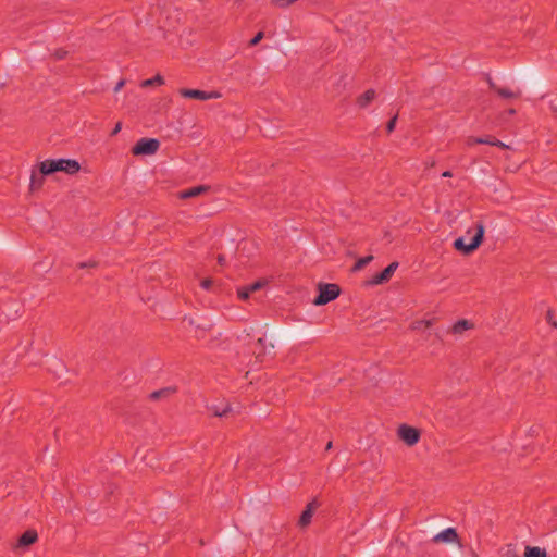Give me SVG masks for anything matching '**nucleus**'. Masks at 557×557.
Instances as JSON below:
<instances>
[{"label": "nucleus", "instance_id": "6e6552de", "mask_svg": "<svg viewBox=\"0 0 557 557\" xmlns=\"http://www.w3.org/2000/svg\"><path fill=\"white\" fill-rule=\"evenodd\" d=\"M487 84L488 87L503 99H517L521 96L520 90H512L509 87H500L496 85V83L491 77H487Z\"/></svg>", "mask_w": 557, "mask_h": 557}, {"label": "nucleus", "instance_id": "4468645a", "mask_svg": "<svg viewBox=\"0 0 557 557\" xmlns=\"http://www.w3.org/2000/svg\"><path fill=\"white\" fill-rule=\"evenodd\" d=\"M208 189H209V187L203 186V185L191 187V188L181 191L180 198L181 199L194 198V197H197V196L201 195L202 193L207 191Z\"/></svg>", "mask_w": 557, "mask_h": 557}, {"label": "nucleus", "instance_id": "f257e3e1", "mask_svg": "<svg viewBox=\"0 0 557 557\" xmlns=\"http://www.w3.org/2000/svg\"><path fill=\"white\" fill-rule=\"evenodd\" d=\"M38 170L42 175H51L55 172L73 175L81 170V165L74 159H47L38 164Z\"/></svg>", "mask_w": 557, "mask_h": 557}, {"label": "nucleus", "instance_id": "f03ea898", "mask_svg": "<svg viewBox=\"0 0 557 557\" xmlns=\"http://www.w3.org/2000/svg\"><path fill=\"white\" fill-rule=\"evenodd\" d=\"M475 228V235L472 237L469 244H466L465 239L462 237H459L455 239L454 248L458 251L463 252L465 255H470L471 252L476 250L483 242L485 227L482 222H479L476 223Z\"/></svg>", "mask_w": 557, "mask_h": 557}, {"label": "nucleus", "instance_id": "58836bf2", "mask_svg": "<svg viewBox=\"0 0 557 557\" xmlns=\"http://www.w3.org/2000/svg\"><path fill=\"white\" fill-rule=\"evenodd\" d=\"M508 113H509L510 115H513V114H516V110H515V109H509V110H508Z\"/></svg>", "mask_w": 557, "mask_h": 557}, {"label": "nucleus", "instance_id": "39448f33", "mask_svg": "<svg viewBox=\"0 0 557 557\" xmlns=\"http://www.w3.org/2000/svg\"><path fill=\"white\" fill-rule=\"evenodd\" d=\"M160 148V141L156 138H141L132 148L134 156H151Z\"/></svg>", "mask_w": 557, "mask_h": 557}, {"label": "nucleus", "instance_id": "b1692460", "mask_svg": "<svg viewBox=\"0 0 557 557\" xmlns=\"http://www.w3.org/2000/svg\"><path fill=\"white\" fill-rule=\"evenodd\" d=\"M397 119H398V114H395L386 124V131L388 134H391L392 132H394L395 127H396V122H397Z\"/></svg>", "mask_w": 557, "mask_h": 557}, {"label": "nucleus", "instance_id": "c85d7f7f", "mask_svg": "<svg viewBox=\"0 0 557 557\" xmlns=\"http://www.w3.org/2000/svg\"><path fill=\"white\" fill-rule=\"evenodd\" d=\"M546 319H547V322L555 329H557V322L554 321L553 319V311L552 310H548L547 313H546Z\"/></svg>", "mask_w": 557, "mask_h": 557}, {"label": "nucleus", "instance_id": "9b49d317", "mask_svg": "<svg viewBox=\"0 0 557 557\" xmlns=\"http://www.w3.org/2000/svg\"><path fill=\"white\" fill-rule=\"evenodd\" d=\"M375 97L376 91L374 89H367L363 94L356 98V104L358 106L359 109H366L371 104Z\"/></svg>", "mask_w": 557, "mask_h": 557}, {"label": "nucleus", "instance_id": "412c9836", "mask_svg": "<svg viewBox=\"0 0 557 557\" xmlns=\"http://www.w3.org/2000/svg\"><path fill=\"white\" fill-rule=\"evenodd\" d=\"M265 284H267L265 281L259 280V281L253 282L252 284L246 285L245 287L249 294H252L257 290H260Z\"/></svg>", "mask_w": 557, "mask_h": 557}, {"label": "nucleus", "instance_id": "aec40b11", "mask_svg": "<svg viewBox=\"0 0 557 557\" xmlns=\"http://www.w3.org/2000/svg\"><path fill=\"white\" fill-rule=\"evenodd\" d=\"M372 260H373V256L372 255H369V256H366V257H362V258L358 259L356 261V263L354 264L351 271L352 272H358V271L362 270Z\"/></svg>", "mask_w": 557, "mask_h": 557}, {"label": "nucleus", "instance_id": "dca6fc26", "mask_svg": "<svg viewBox=\"0 0 557 557\" xmlns=\"http://www.w3.org/2000/svg\"><path fill=\"white\" fill-rule=\"evenodd\" d=\"M433 324H434V319L416 320L410 324L409 329L414 332H420V331L430 329Z\"/></svg>", "mask_w": 557, "mask_h": 557}, {"label": "nucleus", "instance_id": "bb28decb", "mask_svg": "<svg viewBox=\"0 0 557 557\" xmlns=\"http://www.w3.org/2000/svg\"><path fill=\"white\" fill-rule=\"evenodd\" d=\"M503 557H519L517 552L513 547L508 546L507 549L504 552Z\"/></svg>", "mask_w": 557, "mask_h": 557}, {"label": "nucleus", "instance_id": "423d86ee", "mask_svg": "<svg viewBox=\"0 0 557 557\" xmlns=\"http://www.w3.org/2000/svg\"><path fill=\"white\" fill-rule=\"evenodd\" d=\"M178 92L184 98L197 99L201 101L218 99L221 97L219 91H205L199 89L181 88Z\"/></svg>", "mask_w": 557, "mask_h": 557}, {"label": "nucleus", "instance_id": "f3484780", "mask_svg": "<svg viewBox=\"0 0 557 557\" xmlns=\"http://www.w3.org/2000/svg\"><path fill=\"white\" fill-rule=\"evenodd\" d=\"M173 393H175V388H172V387L161 388V389L153 391L152 393H150L149 394V399H151V400H159L161 398L169 397Z\"/></svg>", "mask_w": 557, "mask_h": 557}, {"label": "nucleus", "instance_id": "cd10ccee", "mask_svg": "<svg viewBox=\"0 0 557 557\" xmlns=\"http://www.w3.org/2000/svg\"><path fill=\"white\" fill-rule=\"evenodd\" d=\"M231 410H232V409H231V407H230V406H227V407H226V408H224L223 410H218V409H215V410L213 411V416H215V417H225L228 412H231Z\"/></svg>", "mask_w": 557, "mask_h": 557}, {"label": "nucleus", "instance_id": "ddd939ff", "mask_svg": "<svg viewBox=\"0 0 557 557\" xmlns=\"http://www.w3.org/2000/svg\"><path fill=\"white\" fill-rule=\"evenodd\" d=\"M473 327H474V324L471 321L461 319L453 324V326L450 327V332L454 335H462L463 332H466L468 330H472Z\"/></svg>", "mask_w": 557, "mask_h": 557}, {"label": "nucleus", "instance_id": "7c9ffc66", "mask_svg": "<svg viewBox=\"0 0 557 557\" xmlns=\"http://www.w3.org/2000/svg\"><path fill=\"white\" fill-rule=\"evenodd\" d=\"M78 267L81 269H84V268H95V267H97V262H95V261L82 262V263L78 264Z\"/></svg>", "mask_w": 557, "mask_h": 557}, {"label": "nucleus", "instance_id": "5701e85b", "mask_svg": "<svg viewBox=\"0 0 557 557\" xmlns=\"http://www.w3.org/2000/svg\"><path fill=\"white\" fill-rule=\"evenodd\" d=\"M250 294L248 293V290L246 289L245 286H242V287H238L237 288V297L245 301L249 298Z\"/></svg>", "mask_w": 557, "mask_h": 557}, {"label": "nucleus", "instance_id": "6ab92c4d", "mask_svg": "<svg viewBox=\"0 0 557 557\" xmlns=\"http://www.w3.org/2000/svg\"><path fill=\"white\" fill-rule=\"evenodd\" d=\"M164 84V78L162 75L160 74H157L154 77L152 78H148V79H145L140 83V86L143 88H147V87H150V86H154V85H163Z\"/></svg>", "mask_w": 557, "mask_h": 557}, {"label": "nucleus", "instance_id": "473e14b6", "mask_svg": "<svg viewBox=\"0 0 557 557\" xmlns=\"http://www.w3.org/2000/svg\"><path fill=\"white\" fill-rule=\"evenodd\" d=\"M122 129V122H117L111 132V136H115Z\"/></svg>", "mask_w": 557, "mask_h": 557}, {"label": "nucleus", "instance_id": "4be33fe9", "mask_svg": "<svg viewBox=\"0 0 557 557\" xmlns=\"http://www.w3.org/2000/svg\"><path fill=\"white\" fill-rule=\"evenodd\" d=\"M494 139L495 138L491 137V136L480 137V138H474V143L478 144V145H491V146H493Z\"/></svg>", "mask_w": 557, "mask_h": 557}, {"label": "nucleus", "instance_id": "72a5a7b5", "mask_svg": "<svg viewBox=\"0 0 557 557\" xmlns=\"http://www.w3.org/2000/svg\"><path fill=\"white\" fill-rule=\"evenodd\" d=\"M493 146H496V147H499V148H503V149L509 148L508 145L504 144L503 141H500V140L496 139V138L494 139Z\"/></svg>", "mask_w": 557, "mask_h": 557}, {"label": "nucleus", "instance_id": "a878e982", "mask_svg": "<svg viewBox=\"0 0 557 557\" xmlns=\"http://www.w3.org/2000/svg\"><path fill=\"white\" fill-rule=\"evenodd\" d=\"M67 55V51L60 48V49H57L53 53V57L57 59V60H62L64 59L65 57Z\"/></svg>", "mask_w": 557, "mask_h": 557}, {"label": "nucleus", "instance_id": "f8f14e48", "mask_svg": "<svg viewBox=\"0 0 557 557\" xmlns=\"http://www.w3.org/2000/svg\"><path fill=\"white\" fill-rule=\"evenodd\" d=\"M38 541L37 531L29 529L25 531L17 541L18 547H27Z\"/></svg>", "mask_w": 557, "mask_h": 557}, {"label": "nucleus", "instance_id": "0eeeda50", "mask_svg": "<svg viewBox=\"0 0 557 557\" xmlns=\"http://www.w3.org/2000/svg\"><path fill=\"white\" fill-rule=\"evenodd\" d=\"M398 265L399 263L397 261L389 263L382 272L375 274L370 281H368L367 285H381L388 282Z\"/></svg>", "mask_w": 557, "mask_h": 557}, {"label": "nucleus", "instance_id": "20e7f679", "mask_svg": "<svg viewBox=\"0 0 557 557\" xmlns=\"http://www.w3.org/2000/svg\"><path fill=\"white\" fill-rule=\"evenodd\" d=\"M396 433L398 438L409 447L418 444L421 438V431L418 428L405 423L397 428Z\"/></svg>", "mask_w": 557, "mask_h": 557}, {"label": "nucleus", "instance_id": "7ed1b4c3", "mask_svg": "<svg viewBox=\"0 0 557 557\" xmlns=\"http://www.w3.org/2000/svg\"><path fill=\"white\" fill-rule=\"evenodd\" d=\"M319 295L313 300V305L323 306L336 299L341 294V287L337 284L320 283L318 285Z\"/></svg>", "mask_w": 557, "mask_h": 557}, {"label": "nucleus", "instance_id": "2eb2a0df", "mask_svg": "<svg viewBox=\"0 0 557 557\" xmlns=\"http://www.w3.org/2000/svg\"><path fill=\"white\" fill-rule=\"evenodd\" d=\"M45 176L40 172L36 173L35 171L32 172L30 176V183H29V189L30 191L39 190L44 183H45Z\"/></svg>", "mask_w": 557, "mask_h": 557}, {"label": "nucleus", "instance_id": "a211bd4d", "mask_svg": "<svg viewBox=\"0 0 557 557\" xmlns=\"http://www.w3.org/2000/svg\"><path fill=\"white\" fill-rule=\"evenodd\" d=\"M524 557H547L546 550L537 546H527Z\"/></svg>", "mask_w": 557, "mask_h": 557}, {"label": "nucleus", "instance_id": "9d476101", "mask_svg": "<svg viewBox=\"0 0 557 557\" xmlns=\"http://www.w3.org/2000/svg\"><path fill=\"white\" fill-rule=\"evenodd\" d=\"M319 507V504L315 499L308 503L305 510L300 515V518L298 520V525L300 528H306L311 523V519L313 516L314 510Z\"/></svg>", "mask_w": 557, "mask_h": 557}, {"label": "nucleus", "instance_id": "393cba45", "mask_svg": "<svg viewBox=\"0 0 557 557\" xmlns=\"http://www.w3.org/2000/svg\"><path fill=\"white\" fill-rule=\"evenodd\" d=\"M263 37H264V33L263 32H258L253 36V38H251V40L249 41V46L250 47L257 46L262 40Z\"/></svg>", "mask_w": 557, "mask_h": 557}, {"label": "nucleus", "instance_id": "c756f323", "mask_svg": "<svg viewBox=\"0 0 557 557\" xmlns=\"http://www.w3.org/2000/svg\"><path fill=\"white\" fill-rule=\"evenodd\" d=\"M213 284V281L211 278H205L201 281L200 285L205 289H209Z\"/></svg>", "mask_w": 557, "mask_h": 557}, {"label": "nucleus", "instance_id": "e433bc0d", "mask_svg": "<svg viewBox=\"0 0 557 557\" xmlns=\"http://www.w3.org/2000/svg\"><path fill=\"white\" fill-rule=\"evenodd\" d=\"M474 138H475V137H469V138H468V140H467V145H468V146L474 145V144H475V143H474Z\"/></svg>", "mask_w": 557, "mask_h": 557}, {"label": "nucleus", "instance_id": "ea45409f", "mask_svg": "<svg viewBox=\"0 0 557 557\" xmlns=\"http://www.w3.org/2000/svg\"><path fill=\"white\" fill-rule=\"evenodd\" d=\"M258 345L262 346L263 345V339L262 338H259L258 342H257Z\"/></svg>", "mask_w": 557, "mask_h": 557}, {"label": "nucleus", "instance_id": "f704fd0d", "mask_svg": "<svg viewBox=\"0 0 557 557\" xmlns=\"http://www.w3.org/2000/svg\"><path fill=\"white\" fill-rule=\"evenodd\" d=\"M218 262H219V264L223 265L225 263V257L223 255H220L218 257Z\"/></svg>", "mask_w": 557, "mask_h": 557}, {"label": "nucleus", "instance_id": "2f4dec72", "mask_svg": "<svg viewBox=\"0 0 557 557\" xmlns=\"http://www.w3.org/2000/svg\"><path fill=\"white\" fill-rule=\"evenodd\" d=\"M125 79H120L114 87V92H119L125 86Z\"/></svg>", "mask_w": 557, "mask_h": 557}, {"label": "nucleus", "instance_id": "c9c22d12", "mask_svg": "<svg viewBox=\"0 0 557 557\" xmlns=\"http://www.w3.org/2000/svg\"><path fill=\"white\" fill-rule=\"evenodd\" d=\"M442 176L443 177H451L453 173L450 171H445V172L442 173Z\"/></svg>", "mask_w": 557, "mask_h": 557}, {"label": "nucleus", "instance_id": "1a4fd4ad", "mask_svg": "<svg viewBox=\"0 0 557 557\" xmlns=\"http://www.w3.org/2000/svg\"><path fill=\"white\" fill-rule=\"evenodd\" d=\"M432 541L434 543H457L459 542V535L455 528H447L437 533Z\"/></svg>", "mask_w": 557, "mask_h": 557}, {"label": "nucleus", "instance_id": "4c0bfd02", "mask_svg": "<svg viewBox=\"0 0 557 557\" xmlns=\"http://www.w3.org/2000/svg\"><path fill=\"white\" fill-rule=\"evenodd\" d=\"M332 446H333V444H332V442L330 441V442L326 444L325 449H326V450H329V449H331V448H332Z\"/></svg>", "mask_w": 557, "mask_h": 557}]
</instances>
